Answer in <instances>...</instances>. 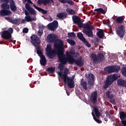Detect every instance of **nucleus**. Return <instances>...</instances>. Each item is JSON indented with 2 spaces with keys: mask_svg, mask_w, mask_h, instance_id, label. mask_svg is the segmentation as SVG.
<instances>
[{
  "mask_svg": "<svg viewBox=\"0 0 126 126\" xmlns=\"http://www.w3.org/2000/svg\"><path fill=\"white\" fill-rule=\"evenodd\" d=\"M76 55H77V56H79V53H76Z\"/></svg>",
  "mask_w": 126,
  "mask_h": 126,
  "instance_id": "nucleus-53",
  "label": "nucleus"
},
{
  "mask_svg": "<svg viewBox=\"0 0 126 126\" xmlns=\"http://www.w3.org/2000/svg\"><path fill=\"white\" fill-rule=\"evenodd\" d=\"M92 115L94 119V118H96V117L95 116V115L94 114V112H92Z\"/></svg>",
  "mask_w": 126,
  "mask_h": 126,
  "instance_id": "nucleus-49",
  "label": "nucleus"
},
{
  "mask_svg": "<svg viewBox=\"0 0 126 126\" xmlns=\"http://www.w3.org/2000/svg\"><path fill=\"white\" fill-rule=\"evenodd\" d=\"M59 26V22L58 21H54L51 23H49L47 25V28L51 31H55V30H57V28H58Z\"/></svg>",
  "mask_w": 126,
  "mask_h": 126,
  "instance_id": "nucleus-15",
  "label": "nucleus"
},
{
  "mask_svg": "<svg viewBox=\"0 0 126 126\" xmlns=\"http://www.w3.org/2000/svg\"><path fill=\"white\" fill-rule=\"evenodd\" d=\"M28 31H29V29L28 28H25L23 30V33H28Z\"/></svg>",
  "mask_w": 126,
  "mask_h": 126,
  "instance_id": "nucleus-43",
  "label": "nucleus"
},
{
  "mask_svg": "<svg viewBox=\"0 0 126 126\" xmlns=\"http://www.w3.org/2000/svg\"><path fill=\"white\" fill-rule=\"evenodd\" d=\"M116 33L117 35L120 38H124L125 36V33H126V30H125V26L123 25H121L120 27H118L116 31Z\"/></svg>",
  "mask_w": 126,
  "mask_h": 126,
  "instance_id": "nucleus-13",
  "label": "nucleus"
},
{
  "mask_svg": "<svg viewBox=\"0 0 126 126\" xmlns=\"http://www.w3.org/2000/svg\"><path fill=\"white\" fill-rule=\"evenodd\" d=\"M97 36L100 39H103V38H104V37L105 36V33H104V30H100L97 32Z\"/></svg>",
  "mask_w": 126,
  "mask_h": 126,
  "instance_id": "nucleus-27",
  "label": "nucleus"
},
{
  "mask_svg": "<svg viewBox=\"0 0 126 126\" xmlns=\"http://www.w3.org/2000/svg\"><path fill=\"white\" fill-rule=\"evenodd\" d=\"M33 6L34 7V8H35V9H37V10H39V9H40V7L36 6L34 3L33 4Z\"/></svg>",
  "mask_w": 126,
  "mask_h": 126,
  "instance_id": "nucleus-46",
  "label": "nucleus"
},
{
  "mask_svg": "<svg viewBox=\"0 0 126 126\" xmlns=\"http://www.w3.org/2000/svg\"><path fill=\"white\" fill-rule=\"evenodd\" d=\"M43 30H39L37 32V35L38 36H42L43 34Z\"/></svg>",
  "mask_w": 126,
  "mask_h": 126,
  "instance_id": "nucleus-41",
  "label": "nucleus"
},
{
  "mask_svg": "<svg viewBox=\"0 0 126 126\" xmlns=\"http://www.w3.org/2000/svg\"><path fill=\"white\" fill-rule=\"evenodd\" d=\"M38 29H40L41 30H44V29H45V26L41 24H38Z\"/></svg>",
  "mask_w": 126,
  "mask_h": 126,
  "instance_id": "nucleus-40",
  "label": "nucleus"
},
{
  "mask_svg": "<svg viewBox=\"0 0 126 126\" xmlns=\"http://www.w3.org/2000/svg\"><path fill=\"white\" fill-rule=\"evenodd\" d=\"M94 113L95 114V116L96 118H100V116H101V113L99 111V109L96 107L94 108Z\"/></svg>",
  "mask_w": 126,
  "mask_h": 126,
  "instance_id": "nucleus-31",
  "label": "nucleus"
},
{
  "mask_svg": "<svg viewBox=\"0 0 126 126\" xmlns=\"http://www.w3.org/2000/svg\"><path fill=\"white\" fill-rule=\"evenodd\" d=\"M117 84L118 86H126V81L122 79H119L117 81Z\"/></svg>",
  "mask_w": 126,
  "mask_h": 126,
  "instance_id": "nucleus-25",
  "label": "nucleus"
},
{
  "mask_svg": "<svg viewBox=\"0 0 126 126\" xmlns=\"http://www.w3.org/2000/svg\"><path fill=\"white\" fill-rule=\"evenodd\" d=\"M115 126H122V123H121V122H120V121H117L115 124Z\"/></svg>",
  "mask_w": 126,
  "mask_h": 126,
  "instance_id": "nucleus-44",
  "label": "nucleus"
},
{
  "mask_svg": "<svg viewBox=\"0 0 126 126\" xmlns=\"http://www.w3.org/2000/svg\"><path fill=\"white\" fill-rule=\"evenodd\" d=\"M23 22H24L25 21V20H22Z\"/></svg>",
  "mask_w": 126,
  "mask_h": 126,
  "instance_id": "nucleus-55",
  "label": "nucleus"
},
{
  "mask_svg": "<svg viewBox=\"0 0 126 126\" xmlns=\"http://www.w3.org/2000/svg\"><path fill=\"white\" fill-rule=\"evenodd\" d=\"M66 13L64 12H61L58 13L57 14V17L59 18V19H63V18H65L66 17Z\"/></svg>",
  "mask_w": 126,
  "mask_h": 126,
  "instance_id": "nucleus-28",
  "label": "nucleus"
},
{
  "mask_svg": "<svg viewBox=\"0 0 126 126\" xmlns=\"http://www.w3.org/2000/svg\"><path fill=\"white\" fill-rule=\"evenodd\" d=\"M81 85L85 90H87V82L86 81L81 82Z\"/></svg>",
  "mask_w": 126,
  "mask_h": 126,
  "instance_id": "nucleus-36",
  "label": "nucleus"
},
{
  "mask_svg": "<svg viewBox=\"0 0 126 126\" xmlns=\"http://www.w3.org/2000/svg\"><path fill=\"white\" fill-rule=\"evenodd\" d=\"M91 58L94 63L97 64V63H102L103 61H104V56L101 53H99L98 56H96L95 53H92Z\"/></svg>",
  "mask_w": 126,
  "mask_h": 126,
  "instance_id": "nucleus-7",
  "label": "nucleus"
},
{
  "mask_svg": "<svg viewBox=\"0 0 126 126\" xmlns=\"http://www.w3.org/2000/svg\"><path fill=\"white\" fill-rule=\"evenodd\" d=\"M125 16H119L116 19V22L118 24H123L125 22Z\"/></svg>",
  "mask_w": 126,
  "mask_h": 126,
  "instance_id": "nucleus-22",
  "label": "nucleus"
},
{
  "mask_svg": "<svg viewBox=\"0 0 126 126\" xmlns=\"http://www.w3.org/2000/svg\"><path fill=\"white\" fill-rule=\"evenodd\" d=\"M5 19L8 21V22H10V23H12V24H17L18 23H19L20 20L17 19H12V18L11 17H5Z\"/></svg>",
  "mask_w": 126,
  "mask_h": 126,
  "instance_id": "nucleus-20",
  "label": "nucleus"
},
{
  "mask_svg": "<svg viewBox=\"0 0 126 126\" xmlns=\"http://www.w3.org/2000/svg\"><path fill=\"white\" fill-rule=\"evenodd\" d=\"M0 44L1 45H2V44H4V42H3V41H0Z\"/></svg>",
  "mask_w": 126,
  "mask_h": 126,
  "instance_id": "nucleus-50",
  "label": "nucleus"
},
{
  "mask_svg": "<svg viewBox=\"0 0 126 126\" xmlns=\"http://www.w3.org/2000/svg\"><path fill=\"white\" fill-rule=\"evenodd\" d=\"M59 43L54 44V48L53 50L52 46L47 45L46 52L48 57L50 59H53L56 57V54L58 55V60L62 62L63 59L64 57V47L63 40H58Z\"/></svg>",
  "mask_w": 126,
  "mask_h": 126,
  "instance_id": "nucleus-1",
  "label": "nucleus"
},
{
  "mask_svg": "<svg viewBox=\"0 0 126 126\" xmlns=\"http://www.w3.org/2000/svg\"><path fill=\"white\" fill-rule=\"evenodd\" d=\"M59 40L62 39H58L57 34L52 33L49 34L47 36V41L49 43H56V42L59 43Z\"/></svg>",
  "mask_w": 126,
  "mask_h": 126,
  "instance_id": "nucleus-12",
  "label": "nucleus"
},
{
  "mask_svg": "<svg viewBox=\"0 0 126 126\" xmlns=\"http://www.w3.org/2000/svg\"><path fill=\"white\" fill-rule=\"evenodd\" d=\"M1 7L5 10H6V9H9V4H7V3H4L1 4Z\"/></svg>",
  "mask_w": 126,
  "mask_h": 126,
  "instance_id": "nucleus-33",
  "label": "nucleus"
},
{
  "mask_svg": "<svg viewBox=\"0 0 126 126\" xmlns=\"http://www.w3.org/2000/svg\"><path fill=\"white\" fill-rule=\"evenodd\" d=\"M7 31L9 32V34H11V33L13 32V29H12V28H10Z\"/></svg>",
  "mask_w": 126,
  "mask_h": 126,
  "instance_id": "nucleus-45",
  "label": "nucleus"
},
{
  "mask_svg": "<svg viewBox=\"0 0 126 126\" xmlns=\"http://www.w3.org/2000/svg\"><path fill=\"white\" fill-rule=\"evenodd\" d=\"M94 11H97V12H101L102 14H106V12H107V10H104L102 8H96L94 9Z\"/></svg>",
  "mask_w": 126,
  "mask_h": 126,
  "instance_id": "nucleus-32",
  "label": "nucleus"
},
{
  "mask_svg": "<svg viewBox=\"0 0 126 126\" xmlns=\"http://www.w3.org/2000/svg\"><path fill=\"white\" fill-rule=\"evenodd\" d=\"M1 36L5 40H9L11 39L12 35L11 33H9V32L7 31H4L2 32Z\"/></svg>",
  "mask_w": 126,
  "mask_h": 126,
  "instance_id": "nucleus-18",
  "label": "nucleus"
},
{
  "mask_svg": "<svg viewBox=\"0 0 126 126\" xmlns=\"http://www.w3.org/2000/svg\"><path fill=\"white\" fill-rule=\"evenodd\" d=\"M11 14V11L8 10L2 9L0 11V16H6Z\"/></svg>",
  "mask_w": 126,
  "mask_h": 126,
  "instance_id": "nucleus-21",
  "label": "nucleus"
},
{
  "mask_svg": "<svg viewBox=\"0 0 126 126\" xmlns=\"http://www.w3.org/2000/svg\"><path fill=\"white\" fill-rule=\"evenodd\" d=\"M31 43L32 46L37 47L41 44V41H40V38L38 36L34 34L31 36Z\"/></svg>",
  "mask_w": 126,
  "mask_h": 126,
  "instance_id": "nucleus-10",
  "label": "nucleus"
},
{
  "mask_svg": "<svg viewBox=\"0 0 126 126\" xmlns=\"http://www.w3.org/2000/svg\"><path fill=\"white\" fill-rule=\"evenodd\" d=\"M67 43H68V44H70V45L71 46H74V45H75V44H76L75 41L72 39H67Z\"/></svg>",
  "mask_w": 126,
  "mask_h": 126,
  "instance_id": "nucleus-37",
  "label": "nucleus"
},
{
  "mask_svg": "<svg viewBox=\"0 0 126 126\" xmlns=\"http://www.w3.org/2000/svg\"><path fill=\"white\" fill-rule=\"evenodd\" d=\"M61 3H69L70 5H73L74 2L72 0H58Z\"/></svg>",
  "mask_w": 126,
  "mask_h": 126,
  "instance_id": "nucleus-26",
  "label": "nucleus"
},
{
  "mask_svg": "<svg viewBox=\"0 0 126 126\" xmlns=\"http://www.w3.org/2000/svg\"><path fill=\"white\" fill-rule=\"evenodd\" d=\"M121 72L123 75H124V76L126 77V66L122 67Z\"/></svg>",
  "mask_w": 126,
  "mask_h": 126,
  "instance_id": "nucleus-38",
  "label": "nucleus"
},
{
  "mask_svg": "<svg viewBox=\"0 0 126 126\" xmlns=\"http://www.w3.org/2000/svg\"><path fill=\"white\" fill-rule=\"evenodd\" d=\"M87 78L88 79V84L90 86H92L94 85V75L91 73H89L88 75Z\"/></svg>",
  "mask_w": 126,
  "mask_h": 126,
  "instance_id": "nucleus-19",
  "label": "nucleus"
},
{
  "mask_svg": "<svg viewBox=\"0 0 126 126\" xmlns=\"http://www.w3.org/2000/svg\"><path fill=\"white\" fill-rule=\"evenodd\" d=\"M77 36L78 37V39L80 40V41H82L83 43H84L85 45L87 46L88 48H90L91 47V45L86 40V38L84 37V36H83V33H82L81 32H79L77 33Z\"/></svg>",
  "mask_w": 126,
  "mask_h": 126,
  "instance_id": "nucleus-11",
  "label": "nucleus"
},
{
  "mask_svg": "<svg viewBox=\"0 0 126 126\" xmlns=\"http://www.w3.org/2000/svg\"><path fill=\"white\" fill-rule=\"evenodd\" d=\"M59 62L60 63H60L59 65V68L60 70V72H59L58 73L59 75H60L62 79H65L66 78H67L68 77L67 76V74H68V72H69V70L68 69V68H66L64 70L63 72V67H64V65L63 64H66V63H63L61 62V61H59Z\"/></svg>",
  "mask_w": 126,
  "mask_h": 126,
  "instance_id": "nucleus-6",
  "label": "nucleus"
},
{
  "mask_svg": "<svg viewBox=\"0 0 126 126\" xmlns=\"http://www.w3.org/2000/svg\"><path fill=\"white\" fill-rule=\"evenodd\" d=\"M72 20L74 24H77L79 28H82L83 33H84L89 37H93V32L92 30H94V26H91L88 23L83 24L81 22V19L78 16L74 15L72 16Z\"/></svg>",
  "mask_w": 126,
  "mask_h": 126,
  "instance_id": "nucleus-2",
  "label": "nucleus"
},
{
  "mask_svg": "<svg viewBox=\"0 0 126 126\" xmlns=\"http://www.w3.org/2000/svg\"><path fill=\"white\" fill-rule=\"evenodd\" d=\"M4 2H6V3H8L9 2V0H3Z\"/></svg>",
  "mask_w": 126,
  "mask_h": 126,
  "instance_id": "nucleus-48",
  "label": "nucleus"
},
{
  "mask_svg": "<svg viewBox=\"0 0 126 126\" xmlns=\"http://www.w3.org/2000/svg\"><path fill=\"white\" fill-rule=\"evenodd\" d=\"M63 79L64 83H67V86L69 88H74V86H75V85L74 84V81L72 79L68 77V78H66L65 79Z\"/></svg>",
  "mask_w": 126,
  "mask_h": 126,
  "instance_id": "nucleus-14",
  "label": "nucleus"
},
{
  "mask_svg": "<svg viewBox=\"0 0 126 126\" xmlns=\"http://www.w3.org/2000/svg\"><path fill=\"white\" fill-rule=\"evenodd\" d=\"M66 12L67 13H69V14H70V15H73L74 14H76V12L74 10H72V9L70 8H67L66 9Z\"/></svg>",
  "mask_w": 126,
  "mask_h": 126,
  "instance_id": "nucleus-30",
  "label": "nucleus"
},
{
  "mask_svg": "<svg viewBox=\"0 0 126 126\" xmlns=\"http://www.w3.org/2000/svg\"><path fill=\"white\" fill-rule=\"evenodd\" d=\"M25 7L26 9L27 10L25 9V14L26 15L25 17V20L27 21V22H31V21H34V20H35V18H32L31 16H29V14L36 15V14H37L36 11L30 6V4L28 2H27L25 4Z\"/></svg>",
  "mask_w": 126,
  "mask_h": 126,
  "instance_id": "nucleus-4",
  "label": "nucleus"
},
{
  "mask_svg": "<svg viewBox=\"0 0 126 126\" xmlns=\"http://www.w3.org/2000/svg\"><path fill=\"white\" fill-rule=\"evenodd\" d=\"M10 7L12 11H16L17 10V7L15 6V3L14 0H11L10 2Z\"/></svg>",
  "mask_w": 126,
  "mask_h": 126,
  "instance_id": "nucleus-23",
  "label": "nucleus"
},
{
  "mask_svg": "<svg viewBox=\"0 0 126 126\" xmlns=\"http://www.w3.org/2000/svg\"><path fill=\"white\" fill-rule=\"evenodd\" d=\"M38 11H39V12H42L43 14H47V13H48V11L44 10L42 8H39Z\"/></svg>",
  "mask_w": 126,
  "mask_h": 126,
  "instance_id": "nucleus-39",
  "label": "nucleus"
},
{
  "mask_svg": "<svg viewBox=\"0 0 126 126\" xmlns=\"http://www.w3.org/2000/svg\"><path fill=\"white\" fill-rule=\"evenodd\" d=\"M68 36H69V38H70L71 39L74 40V39H75V36H76V35L75 34V33H74V32H68Z\"/></svg>",
  "mask_w": 126,
  "mask_h": 126,
  "instance_id": "nucleus-35",
  "label": "nucleus"
},
{
  "mask_svg": "<svg viewBox=\"0 0 126 126\" xmlns=\"http://www.w3.org/2000/svg\"><path fill=\"white\" fill-rule=\"evenodd\" d=\"M75 55V52L70 51L66 53V55H64V57L62 59L61 63H67L68 62L69 64H73L75 63L78 66H83L84 64V60L82 58V57H80L78 59H74V55Z\"/></svg>",
  "mask_w": 126,
  "mask_h": 126,
  "instance_id": "nucleus-3",
  "label": "nucleus"
},
{
  "mask_svg": "<svg viewBox=\"0 0 126 126\" xmlns=\"http://www.w3.org/2000/svg\"><path fill=\"white\" fill-rule=\"evenodd\" d=\"M36 53L38 55L39 57L40 58V63L41 65L43 66L47 64V60H46V57L43 54V52L40 49V48L38 47H36Z\"/></svg>",
  "mask_w": 126,
  "mask_h": 126,
  "instance_id": "nucleus-9",
  "label": "nucleus"
},
{
  "mask_svg": "<svg viewBox=\"0 0 126 126\" xmlns=\"http://www.w3.org/2000/svg\"><path fill=\"white\" fill-rule=\"evenodd\" d=\"M97 97H98L97 91L94 92L91 94L90 100L93 104H96L97 103Z\"/></svg>",
  "mask_w": 126,
  "mask_h": 126,
  "instance_id": "nucleus-16",
  "label": "nucleus"
},
{
  "mask_svg": "<svg viewBox=\"0 0 126 126\" xmlns=\"http://www.w3.org/2000/svg\"><path fill=\"white\" fill-rule=\"evenodd\" d=\"M94 121L95 122H96V123H97L98 124H102V121L97 119V118H94Z\"/></svg>",
  "mask_w": 126,
  "mask_h": 126,
  "instance_id": "nucleus-42",
  "label": "nucleus"
},
{
  "mask_svg": "<svg viewBox=\"0 0 126 126\" xmlns=\"http://www.w3.org/2000/svg\"><path fill=\"white\" fill-rule=\"evenodd\" d=\"M110 31H112V28H110Z\"/></svg>",
  "mask_w": 126,
  "mask_h": 126,
  "instance_id": "nucleus-56",
  "label": "nucleus"
},
{
  "mask_svg": "<svg viewBox=\"0 0 126 126\" xmlns=\"http://www.w3.org/2000/svg\"><path fill=\"white\" fill-rule=\"evenodd\" d=\"M66 93H67V95H68V96H69V94H68V93H67V92H66Z\"/></svg>",
  "mask_w": 126,
  "mask_h": 126,
  "instance_id": "nucleus-54",
  "label": "nucleus"
},
{
  "mask_svg": "<svg viewBox=\"0 0 126 126\" xmlns=\"http://www.w3.org/2000/svg\"><path fill=\"white\" fill-rule=\"evenodd\" d=\"M51 2V0H38L37 3L38 4L41 5L42 3L44 4V5H47L48 3H50Z\"/></svg>",
  "mask_w": 126,
  "mask_h": 126,
  "instance_id": "nucleus-24",
  "label": "nucleus"
},
{
  "mask_svg": "<svg viewBox=\"0 0 126 126\" xmlns=\"http://www.w3.org/2000/svg\"><path fill=\"white\" fill-rule=\"evenodd\" d=\"M13 41V39H10V43H12V41Z\"/></svg>",
  "mask_w": 126,
  "mask_h": 126,
  "instance_id": "nucleus-51",
  "label": "nucleus"
},
{
  "mask_svg": "<svg viewBox=\"0 0 126 126\" xmlns=\"http://www.w3.org/2000/svg\"><path fill=\"white\" fill-rule=\"evenodd\" d=\"M47 70L49 72V73H54V72H55V70H56V68L54 66L49 67L47 69Z\"/></svg>",
  "mask_w": 126,
  "mask_h": 126,
  "instance_id": "nucleus-34",
  "label": "nucleus"
},
{
  "mask_svg": "<svg viewBox=\"0 0 126 126\" xmlns=\"http://www.w3.org/2000/svg\"><path fill=\"white\" fill-rule=\"evenodd\" d=\"M121 69V66L118 65H109L104 68V70L108 73L119 72Z\"/></svg>",
  "mask_w": 126,
  "mask_h": 126,
  "instance_id": "nucleus-8",
  "label": "nucleus"
},
{
  "mask_svg": "<svg viewBox=\"0 0 126 126\" xmlns=\"http://www.w3.org/2000/svg\"><path fill=\"white\" fill-rule=\"evenodd\" d=\"M106 96L111 104H115V98H114V94L112 92L108 91L106 93Z\"/></svg>",
  "mask_w": 126,
  "mask_h": 126,
  "instance_id": "nucleus-17",
  "label": "nucleus"
},
{
  "mask_svg": "<svg viewBox=\"0 0 126 126\" xmlns=\"http://www.w3.org/2000/svg\"><path fill=\"white\" fill-rule=\"evenodd\" d=\"M51 1H52V2H53V3L54 2V0H50V2H51Z\"/></svg>",
  "mask_w": 126,
  "mask_h": 126,
  "instance_id": "nucleus-52",
  "label": "nucleus"
},
{
  "mask_svg": "<svg viewBox=\"0 0 126 126\" xmlns=\"http://www.w3.org/2000/svg\"><path fill=\"white\" fill-rule=\"evenodd\" d=\"M119 116L121 121H124L126 118V113L124 111H121L119 113Z\"/></svg>",
  "mask_w": 126,
  "mask_h": 126,
  "instance_id": "nucleus-29",
  "label": "nucleus"
},
{
  "mask_svg": "<svg viewBox=\"0 0 126 126\" xmlns=\"http://www.w3.org/2000/svg\"><path fill=\"white\" fill-rule=\"evenodd\" d=\"M118 78H119V77L115 74L108 76L104 82L103 89H107V88H109V87L112 85L114 81H116V80H118Z\"/></svg>",
  "mask_w": 126,
  "mask_h": 126,
  "instance_id": "nucleus-5",
  "label": "nucleus"
},
{
  "mask_svg": "<svg viewBox=\"0 0 126 126\" xmlns=\"http://www.w3.org/2000/svg\"><path fill=\"white\" fill-rule=\"evenodd\" d=\"M24 0L25 2H26V1H28V2H29V3H32V4H33V2H32V1H31V0Z\"/></svg>",
  "mask_w": 126,
  "mask_h": 126,
  "instance_id": "nucleus-47",
  "label": "nucleus"
}]
</instances>
